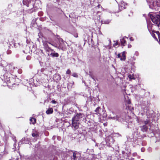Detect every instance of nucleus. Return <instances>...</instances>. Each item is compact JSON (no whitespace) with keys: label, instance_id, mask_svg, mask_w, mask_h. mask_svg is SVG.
<instances>
[{"label":"nucleus","instance_id":"1","mask_svg":"<svg viewBox=\"0 0 160 160\" xmlns=\"http://www.w3.org/2000/svg\"><path fill=\"white\" fill-rule=\"evenodd\" d=\"M17 68L11 64L7 65L4 70L5 71L4 75L1 78L2 80L6 82L7 84L10 82V76L12 73L17 71Z\"/></svg>","mask_w":160,"mask_h":160},{"label":"nucleus","instance_id":"2","mask_svg":"<svg viewBox=\"0 0 160 160\" xmlns=\"http://www.w3.org/2000/svg\"><path fill=\"white\" fill-rule=\"evenodd\" d=\"M149 16L152 22L159 27L160 24V15L152 13L149 14Z\"/></svg>","mask_w":160,"mask_h":160},{"label":"nucleus","instance_id":"3","mask_svg":"<svg viewBox=\"0 0 160 160\" xmlns=\"http://www.w3.org/2000/svg\"><path fill=\"white\" fill-rule=\"evenodd\" d=\"M108 118L109 119H112L116 121H122L125 119V117L117 115L112 112L108 116Z\"/></svg>","mask_w":160,"mask_h":160},{"label":"nucleus","instance_id":"4","mask_svg":"<svg viewBox=\"0 0 160 160\" xmlns=\"http://www.w3.org/2000/svg\"><path fill=\"white\" fill-rule=\"evenodd\" d=\"M147 27L148 29L149 32L150 34H151L152 37L157 41H158V39L157 38V37H158V35H157V32H159L158 31H154L153 29V25L151 23V22H147Z\"/></svg>","mask_w":160,"mask_h":160},{"label":"nucleus","instance_id":"5","mask_svg":"<svg viewBox=\"0 0 160 160\" xmlns=\"http://www.w3.org/2000/svg\"><path fill=\"white\" fill-rule=\"evenodd\" d=\"M149 7L155 10L158 9L159 6V3L157 0H146Z\"/></svg>","mask_w":160,"mask_h":160},{"label":"nucleus","instance_id":"6","mask_svg":"<svg viewBox=\"0 0 160 160\" xmlns=\"http://www.w3.org/2000/svg\"><path fill=\"white\" fill-rule=\"evenodd\" d=\"M60 44L58 45H57L55 46L54 45H53L51 44L50 42H48L49 43L51 44L52 45L55 46V47L58 48L59 49H61L62 50H64L66 48V46L67 44V43L62 40L59 41Z\"/></svg>","mask_w":160,"mask_h":160},{"label":"nucleus","instance_id":"7","mask_svg":"<svg viewBox=\"0 0 160 160\" xmlns=\"http://www.w3.org/2000/svg\"><path fill=\"white\" fill-rule=\"evenodd\" d=\"M72 127L73 129L76 130L78 129L79 127V122L74 118L72 119Z\"/></svg>","mask_w":160,"mask_h":160},{"label":"nucleus","instance_id":"8","mask_svg":"<svg viewBox=\"0 0 160 160\" xmlns=\"http://www.w3.org/2000/svg\"><path fill=\"white\" fill-rule=\"evenodd\" d=\"M74 119L77 120V121L79 122V121L82 120H84V118H85L84 115L81 113H77L74 117Z\"/></svg>","mask_w":160,"mask_h":160},{"label":"nucleus","instance_id":"9","mask_svg":"<svg viewBox=\"0 0 160 160\" xmlns=\"http://www.w3.org/2000/svg\"><path fill=\"white\" fill-rule=\"evenodd\" d=\"M81 153L78 152L74 151L73 152L72 159L73 160H80Z\"/></svg>","mask_w":160,"mask_h":160},{"label":"nucleus","instance_id":"10","mask_svg":"<svg viewBox=\"0 0 160 160\" xmlns=\"http://www.w3.org/2000/svg\"><path fill=\"white\" fill-rule=\"evenodd\" d=\"M125 53V52H123L121 53H118V57L120 58L121 60L124 61L126 59Z\"/></svg>","mask_w":160,"mask_h":160},{"label":"nucleus","instance_id":"11","mask_svg":"<svg viewBox=\"0 0 160 160\" xmlns=\"http://www.w3.org/2000/svg\"><path fill=\"white\" fill-rule=\"evenodd\" d=\"M68 32L72 34L75 38L78 37V35L76 30L73 28H71V30H69Z\"/></svg>","mask_w":160,"mask_h":160},{"label":"nucleus","instance_id":"12","mask_svg":"<svg viewBox=\"0 0 160 160\" xmlns=\"http://www.w3.org/2000/svg\"><path fill=\"white\" fill-rule=\"evenodd\" d=\"M127 4L123 2H122L119 5V9L120 11H121L124 9L126 8L127 6Z\"/></svg>","mask_w":160,"mask_h":160},{"label":"nucleus","instance_id":"13","mask_svg":"<svg viewBox=\"0 0 160 160\" xmlns=\"http://www.w3.org/2000/svg\"><path fill=\"white\" fill-rule=\"evenodd\" d=\"M33 0H23L22 2L24 5H25L27 7L29 6V4L31 3V1Z\"/></svg>","mask_w":160,"mask_h":160},{"label":"nucleus","instance_id":"14","mask_svg":"<svg viewBox=\"0 0 160 160\" xmlns=\"http://www.w3.org/2000/svg\"><path fill=\"white\" fill-rule=\"evenodd\" d=\"M125 38H128L127 37H124L122 38H121L120 39V42H121V44L123 46H125L126 44V40H125Z\"/></svg>","mask_w":160,"mask_h":160},{"label":"nucleus","instance_id":"15","mask_svg":"<svg viewBox=\"0 0 160 160\" xmlns=\"http://www.w3.org/2000/svg\"><path fill=\"white\" fill-rule=\"evenodd\" d=\"M131 103V102L129 100H128L126 103V104L127 108L128 107V109L131 110L132 109H133V108L132 107H131V106L130 107L129 106V105Z\"/></svg>","mask_w":160,"mask_h":160},{"label":"nucleus","instance_id":"16","mask_svg":"<svg viewBox=\"0 0 160 160\" xmlns=\"http://www.w3.org/2000/svg\"><path fill=\"white\" fill-rule=\"evenodd\" d=\"M51 50L53 51V52H52L50 53V55L52 56V57H58L59 56V55L58 53L54 52V51H53V50L50 49Z\"/></svg>","mask_w":160,"mask_h":160},{"label":"nucleus","instance_id":"17","mask_svg":"<svg viewBox=\"0 0 160 160\" xmlns=\"http://www.w3.org/2000/svg\"><path fill=\"white\" fill-rule=\"evenodd\" d=\"M53 112V109L52 108H50L46 111V113L49 114L52 113Z\"/></svg>","mask_w":160,"mask_h":160},{"label":"nucleus","instance_id":"18","mask_svg":"<svg viewBox=\"0 0 160 160\" xmlns=\"http://www.w3.org/2000/svg\"><path fill=\"white\" fill-rule=\"evenodd\" d=\"M148 127L145 125H143L141 127V130L143 132H146L147 130Z\"/></svg>","mask_w":160,"mask_h":160},{"label":"nucleus","instance_id":"19","mask_svg":"<svg viewBox=\"0 0 160 160\" xmlns=\"http://www.w3.org/2000/svg\"><path fill=\"white\" fill-rule=\"evenodd\" d=\"M30 123H32L33 124H34L36 122V119L33 118H31L30 119Z\"/></svg>","mask_w":160,"mask_h":160},{"label":"nucleus","instance_id":"20","mask_svg":"<svg viewBox=\"0 0 160 160\" xmlns=\"http://www.w3.org/2000/svg\"><path fill=\"white\" fill-rule=\"evenodd\" d=\"M128 77L130 80L135 79V76L133 74H129L128 75Z\"/></svg>","mask_w":160,"mask_h":160},{"label":"nucleus","instance_id":"21","mask_svg":"<svg viewBox=\"0 0 160 160\" xmlns=\"http://www.w3.org/2000/svg\"><path fill=\"white\" fill-rule=\"evenodd\" d=\"M110 21L111 20L109 19L105 20L103 21H102V23H103L105 24H108L110 22Z\"/></svg>","mask_w":160,"mask_h":160},{"label":"nucleus","instance_id":"22","mask_svg":"<svg viewBox=\"0 0 160 160\" xmlns=\"http://www.w3.org/2000/svg\"><path fill=\"white\" fill-rule=\"evenodd\" d=\"M157 35H158V42L160 44V33L159 32H157Z\"/></svg>","mask_w":160,"mask_h":160},{"label":"nucleus","instance_id":"23","mask_svg":"<svg viewBox=\"0 0 160 160\" xmlns=\"http://www.w3.org/2000/svg\"><path fill=\"white\" fill-rule=\"evenodd\" d=\"M32 136L33 137H37L38 136V134L37 132H33L32 133Z\"/></svg>","mask_w":160,"mask_h":160},{"label":"nucleus","instance_id":"24","mask_svg":"<svg viewBox=\"0 0 160 160\" xmlns=\"http://www.w3.org/2000/svg\"><path fill=\"white\" fill-rule=\"evenodd\" d=\"M100 109V108L98 107L95 110V111L96 112V114H99V109Z\"/></svg>","mask_w":160,"mask_h":160},{"label":"nucleus","instance_id":"25","mask_svg":"<svg viewBox=\"0 0 160 160\" xmlns=\"http://www.w3.org/2000/svg\"><path fill=\"white\" fill-rule=\"evenodd\" d=\"M150 122V121L148 120H146L144 121V123L145 125L148 124Z\"/></svg>","mask_w":160,"mask_h":160},{"label":"nucleus","instance_id":"26","mask_svg":"<svg viewBox=\"0 0 160 160\" xmlns=\"http://www.w3.org/2000/svg\"><path fill=\"white\" fill-rule=\"evenodd\" d=\"M72 76L74 77H78V75L76 73H73Z\"/></svg>","mask_w":160,"mask_h":160},{"label":"nucleus","instance_id":"27","mask_svg":"<svg viewBox=\"0 0 160 160\" xmlns=\"http://www.w3.org/2000/svg\"><path fill=\"white\" fill-rule=\"evenodd\" d=\"M71 73V71L69 69H68L66 73L67 74H70Z\"/></svg>","mask_w":160,"mask_h":160},{"label":"nucleus","instance_id":"28","mask_svg":"<svg viewBox=\"0 0 160 160\" xmlns=\"http://www.w3.org/2000/svg\"><path fill=\"white\" fill-rule=\"evenodd\" d=\"M56 76L58 77V80H60L61 79L60 77V75H56Z\"/></svg>","mask_w":160,"mask_h":160},{"label":"nucleus","instance_id":"29","mask_svg":"<svg viewBox=\"0 0 160 160\" xmlns=\"http://www.w3.org/2000/svg\"><path fill=\"white\" fill-rule=\"evenodd\" d=\"M118 42H116L114 43V45H113V46H114V47H115L116 46H117V45H118Z\"/></svg>","mask_w":160,"mask_h":160},{"label":"nucleus","instance_id":"30","mask_svg":"<svg viewBox=\"0 0 160 160\" xmlns=\"http://www.w3.org/2000/svg\"><path fill=\"white\" fill-rule=\"evenodd\" d=\"M145 150V149L144 148H141V151L142 152H144Z\"/></svg>","mask_w":160,"mask_h":160},{"label":"nucleus","instance_id":"31","mask_svg":"<svg viewBox=\"0 0 160 160\" xmlns=\"http://www.w3.org/2000/svg\"><path fill=\"white\" fill-rule=\"evenodd\" d=\"M51 102L52 103L55 104L56 103V102L54 100H52V101Z\"/></svg>","mask_w":160,"mask_h":160},{"label":"nucleus","instance_id":"32","mask_svg":"<svg viewBox=\"0 0 160 160\" xmlns=\"http://www.w3.org/2000/svg\"><path fill=\"white\" fill-rule=\"evenodd\" d=\"M137 121L139 123H140L141 124V120H139L138 119H137Z\"/></svg>","mask_w":160,"mask_h":160},{"label":"nucleus","instance_id":"33","mask_svg":"<svg viewBox=\"0 0 160 160\" xmlns=\"http://www.w3.org/2000/svg\"><path fill=\"white\" fill-rule=\"evenodd\" d=\"M44 70H44V69H43V68H42V69H41V70H40V72H44Z\"/></svg>","mask_w":160,"mask_h":160},{"label":"nucleus","instance_id":"34","mask_svg":"<svg viewBox=\"0 0 160 160\" xmlns=\"http://www.w3.org/2000/svg\"><path fill=\"white\" fill-rule=\"evenodd\" d=\"M98 16H99L97 18V20L99 21L100 20V17L99 15H98Z\"/></svg>","mask_w":160,"mask_h":160},{"label":"nucleus","instance_id":"35","mask_svg":"<svg viewBox=\"0 0 160 160\" xmlns=\"http://www.w3.org/2000/svg\"><path fill=\"white\" fill-rule=\"evenodd\" d=\"M11 53V51L10 50H8L7 51V53L8 54Z\"/></svg>","mask_w":160,"mask_h":160},{"label":"nucleus","instance_id":"36","mask_svg":"<svg viewBox=\"0 0 160 160\" xmlns=\"http://www.w3.org/2000/svg\"><path fill=\"white\" fill-rule=\"evenodd\" d=\"M100 7H101V6L100 4H98L97 6V7L98 8H100Z\"/></svg>","mask_w":160,"mask_h":160},{"label":"nucleus","instance_id":"37","mask_svg":"<svg viewBox=\"0 0 160 160\" xmlns=\"http://www.w3.org/2000/svg\"><path fill=\"white\" fill-rule=\"evenodd\" d=\"M130 40L131 41H133V39H132V37H131L130 38Z\"/></svg>","mask_w":160,"mask_h":160},{"label":"nucleus","instance_id":"38","mask_svg":"<svg viewBox=\"0 0 160 160\" xmlns=\"http://www.w3.org/2000/svg\"><path fill=\"white\" fill-rule=\"evenodd\" d=\"M131 45H128V48H131Z\"/></svg>","mask_w":160,"mask_h":160},{"label":"nucleus","instance_id":"39","mask_svg":"<svg viewBox=\"0 0 160 160\" xmlns=\"http://www.w3.org/2000/svg\"><path fill=\"white\" fill-rule=\"evenodd\" d=\"M21 70H18V72H19V73H21Z\"/></svg>","mask_w":160,"mask_h":160},{"label":"nucleus","instance_id":"40","mask_svg":"<svg viewBox=\"0 0 160 160\" xmlns=\"http://www.w3.org/2000/svg\"><path fill=\"white\" fill-rule=\"evenodd\" d=\"M43 44H44V45H46V44H45V43H43Z\"/></svg>","mask_w":160,"mask_h":160},{"label":"nucleus","instance_id":"41","mask_svg":"<svg viewBox=\"0 0 160 160\" xmlns=\"http://www.w3.org/2000/svg\"><path fill=\"white\" fill-rule=\"evenodd\" d=\"M27 59L28 60H29V59H28V57L27 58Z\"/></svg>","mask_w":160,"mask_h":160},{"label":"nucleus","instance_id":"42","mask_svg":"<svg viewBox=\"0 0 160 160\" xmlns=\"http://www.w3.org/2000/svg\"><path fill=\"white\" fill-rule=\"evenodd\" d=\"M27 59L28 60H29V59H28V57L27 58Z\"/></svg>","mask_w":160,"mask_h":160},{"label":"nucleus","instance_id":"43","mask_svg":"<svg viewBox=\"0 0 160 160\" xmlns=\"http://www.w3.org/2000/svg\"><path fill=\"white\" fill-rule=\"evenodd\" d=\"M28 43V40H27V41H26Z\"/></svg>","mask_w":160,"mask_h":160},{"label":"nucleus","instance_id":"44","mask_svg":"<svg viewBox=\"0 0 160 160\" xmlns=\"http://www.w3.org/2000/svg\"><path fill=\"white\" fill-rule=\"evenodd\" d=\"M99 12H97V13H98Z\"/></svg>","mask_w":160,"mask_h":160},{"label":"nucleus","instance_id":"45","mask_svg":"<svg viewBox=\"0 0 160 160\" xmlns=\"http://www.w3.org/2000/svg\"><path fill=\"white\" fill-rule=\"evenodd\" d=\"M141 160H144L143 159H141Z\"/></svg>","mask_w":160,"mask_h":160}]
</instances>
